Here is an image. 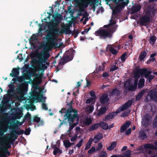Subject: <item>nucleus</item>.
<instances>
[{
	"label": "nucleus",
	"mask_w": 157,
	"mask_h": 157,
	"mask_svg": "<svg viewBox=\"0 0 157 157\" xmlns=\"http://www.w3.org/2000/svg\"><path fill=\"white\" fill-rule=\"evenodd\" d=\"M117 145L116 142H112L110 145L107 148L108 150L111 151L113 150L115 147Z\"/></svg>",
	"instance_id": "26"
},
{
	"label": "nucleus",
	"mask_w": 157,
	"mask_h": 157,
	"mask_svg": "<svg viewBox=\"0 0 157 157\" xmlns=\"http://www.w3.org/2000/svg\"><path fill=\"white\" fill-rule=\"evenodd\" d=\"M106 64V63L105 62H103L102 63V71H104V70L105 69V65Z\"/></svg>",
	"instance_id": "64"
},
{
	"label": "nucleus",
	"mask_w": 157,
	"mask_h": 157,
	"mask_svg": "<svg viewBox=\"0 0 157 157\" xmlns=\"http://www.w3.org/2000/svg\"><path fill=\"white\" fill-rule=\"evenodd\" d=\"M40 118L38 117H37L36 116L34 117V121L35 122H38L40 121Z\"/></svg>",
	"instance_id": "57"
},
{
	"label": "nucleus",
	"mask_w": 157,
	"mask_h": 157,
	"mask_svg": "<svg viewBox=\"0 0 157 157\" xmlns=\"http://www.w3.org/2000/svg\"><path fill=\"white\" fill-rule=\"evenodd\" d=\"M120 91L117 88H114L111 91L109 92V97L114 95L119 96L120 94Z\"/></svg>",
	"instance_id": "17"
},
{
	"label": "nucleus",
	"mask_w": 157,
	"mask_h": 157,
	"mask_svg": "<svg viewBox=\"0 0 157 157\" xmlns=\"http://www.w3.org/2000/svg\"><path fill=\"white\" fill-rule=\"evenodd\" d=\"M107 109L105 107H103L100 108L97 113V115L98 116H100L104 113Z\"/></svg>",
	"instance_id": "22"
},
{
	"label": "nucleus",
	"mask_w": 157,
	"mask_h": 157,
	"mask_svg": "<svg viewBox=\"0 0 157 157\" xmlns=\"http://www.w3.org/2000/svg\"><path fill=\"white\" fill-rule=\"evenodd\" d=\"M70 111H68L66 114V116L68 118L70 127L67 132L69 137L72 136V133L70 131L78 124V118L77 114V111L75 109H70Z\"/></svg>",
	"instance_id": "3"
},
{
	"label": "nucleus",
	"mask_w": 157,
	"mask_h": 157,
	"mask_svg": "<svg viewBox=\"0 0 157 157\" xmlns=\"http://www.w3.org/2000/svg\"><path fill=\"white\" fill-rule=\"evenodd\" d=\"M154 78V76L152 75H150V76H148L147 78V80H148L149 82H150Z\"/></svg>",
	"instance_id": "52"
},
{
	"label": "nucleus",
	"mask_w": 157,
	"mask_h": 157,
	"mask_svg": "<svg viewBox=\"0 0 157 157\" xmlns=\"http://www.w3.org/2000/svg\"><path fill=\"white\" fill-rule=\"evenodd\" d=\"M96 1V0H87L85 2H83L82 0H76V2L77 4H82V6L80 8L79 10L80 11L83 12L84 11V7L87 8L90 4L91 5H95Z\"/></svg>",
	"instance_id": "7"
},
{
	"label": "nucleus",
	"mask_w": 157,
	"mask_h": 157,
	"mask_svg": "<svg viewBox=\"0 0 157 157\" xmlns=\"http://www.w3.org/2000/svg\"><path fill=\"white\" fill-rule=\"evenodd\" d=\"M30 39L32 41H35L37 40V36L35 34H33L31 36Z\"/></svg>",
	"instance_id": "47"
},
{
	"label": "nucleus",
	"mask_w": 157,
	"mask_h": 157,
	"mask_svg": "<svg viewBox=\"0 0 157 157\" xmlns=\"http://www.w3.org/2000/svg\"><path fill=\"white\" fill-rule=\"evenodd\" d=\"M33 76H34L40 81L39 83H40L42 80V75L41 74H39L34 73L33 74Z\"/></svg>",
	"instance_id": "34"
},
{
	"label": "nucleus",
	"mask_w": 157,
	"mask_h": 157,
	"mask_svg": "<svg viewBox=\"0 0 157 157\" xmlns=\"http://www.w3.org/2000/svg\"><path fill=\"white\" fill-rule=\"evenodd\" d=\"M129 111L125 112L122 113L121 115V117H125L127 116L129 113Z\"/></svg>",
	"instance_id": "55"
},
{
	"label": "nucleus",
	"mask_w": 157,
	"mask_h": 157,
	"mask_svg": "<svg viewBox=\"0 0 157 157\" xmlns=\"http://www.w3.org/2000/svg\"><path fill=\"white\" fill-rule=\"evenodd\" d=\"M141 8V6L140 5H136L132 6L131 8V13H134L139 11Z\"/></svg>",
	"instance_id": "18"
},
{
	"label": "nucleus",
	"mask_w": 157,
	"mask_h": 157,
	"mask_svg": "<svg viewBox=\"0 0 157 157\" xmlns=\"http://www.w3.org/2000/svg\"><path fill=\"white\" fill-rule=\"evenodd\" d=\"M111 19L110 20L111 24L104 25V28H108L106 29H99L95 32V35L96 36H99L101 39H106L107 38H111L113 34L116 31L117 26L114 25L115 23Z\"/></svg>",
	"instance_id": "2"
},
{
	"label": "nucleus",
	"mask_w": 157,
	"mask_h": 157,
	"mask_svg": "<svg viewBox=\"0 0 157 157\" xmlns=\"http://www.w3.org/2000/svg\"><path fill=\"white\" fill-rule=\"evenodd\" d=\"M151 71H148L147 68L140 69L139 67H136L134 70V78H139L140 76L144 75L146 78L150 75Z\"/></svg>",
	"instance_id": "5"
},
{
	"label": "nucleus",
	"mask_w": 157,
	"mask_h": 157,
	"mask_svg": "<svg viewBox=\"0 0 157 157\" xmlns=\"http://www.w3.org/2000/svg\"><path fill=\"white\" fill-rule=\"evenodd\" d=\"M118 113L117 110L115 112L111 113L106 116L105 119L107 120L111 119L115 116Z\"/></svg>",
	"instance_id": "24"
},
{
	"label": "nucleus",
	"mask_w": 157,
	"mask_h": 157,
	"mask_svg": "<svg viewBox=\"0 0 157 157\" xmlns=\"http://www.w3.org/2000/svg\"><path fill=\"white\" fill-rule=\"evenodd\" d=\"M103 137L102 134L99 133L94 138V142L96 143L101 140Z\"/></svg>",
	"instance_id": "21"
},
{
	"label": "nucleus",
	"mask_w": 157,
	"mask_h": 157,
	"mask_svg": "<svg viewBox=\"0 0 157 157\" xmlns=\"http://www.w3.org/2000/svg\"><path fill=\"white\" fill-rule=\"evenodd\" d=\"M63 144L66 147H69L74 144L73 143H71L69 140H66L63 141Z\"/></svg>",
	"instance_id": "29"
},
{
	"label": "nucleus",
	"mask_w": 157,
	"mask_h": 157,
	"mask_svg": "<svg viewBox=\"0 0 157 157\" xmlns=\"http://www.w3.org/2000/svg\"><path fill=\"white\" fill-rule=\"evenodd\" d=\"M103 147V145L101 142L99 143L97 145V147L96 148V150L97 151H99L102 149Z\"/></svg>",
	"instance_id": "41"
},
{
	"label": "nucleus",
	"mask_w": 157,
	"mask_h": 157,
	"mask_svg": "<svg viewBox=\"0 0 157 157\" xmlns=\"http://www.w3.org/2000/svg\"><path fill=\"white\" fill-rule=\"evenodd\" d=\"M46 54L45 53H43L41 54V56L39 59V63L40 64H42L43 63H45L47 59V58L49 56L46 57Z\"/></svg>",
	"instance_id": "13"
},
{
	"label": "nucleus",
	"mask_w": 157,
	"mask_h": 157,
	"mask_svg": "<svg viewBox=\"0 0 157 157\" xmlns=\"http://www.w3.org/2000/svg\"><path fill=\"white\" fill-rule=\"evenodd\" d=\"M153 146L154 149L157 150V141L155 142L154 145L153 144Z\"/></svg>",
	"instance_id": "61"
},
{
	"label": "nucleus",
	"mask_w": 157,
	"mask_h": 157,
	"mask_svg": "<svg viewBox=\"0 0 157 157\" xmlns=\"http://www.w3.org/2000/svg\"><path fill=\"white\" fill-rule=\"evenodd\" d=\"M96 150L95 147H93L88 151V153L89 154H91Z\"/></svg>",
	"instance_id": "50"
},
{
	"label": "nucleus",
	"mask_w": 157,
	"mask_h": 157,
	"mask_svg": "<svg viewBox=\"0 0 157 157\" xmlns=\"http://www.w3.org/2000/svg\"><path fill=\"white\" fill-rule=\"evenodd\" d=\"M109 101V99H100L101 102L104 104H105Z\"/></svg>",
	"instance_id": "48"
},
{
	"label": "nucleus",
	"mask_w": 157,
	"mask_h": 157,
	"mask_svg": "<svg viewBox=\"0 0 157 157\" xmlns=\"http://www.w3.org/2000/svg\"><path fill=\"white\" fill-rule=\"evenodd\" d=\"M53 18L54 19L57 24L58 25L59 24V20L62 19V17L60 14H56L55 15H52Z\"/></svg>",
	"instance_id": "20"
},
{
	"label": "nucleus",
	"mask_w": 157,
	"mask_h": 157,
	"mask_svg": "<svg viewBox=\"0 0 157 157\" xmlns=\"http://www.w3.org/2000/svg\"><path fill=\"white\" fill-rule=\"evenodd\" d=\"M142 123L145 126L149 125L150 123V117L148 115L145 116L142 118Z\"/></svg>",
	"instance_id": "14"
},
{
	"label": "nucleus",
	"mask_w": 157,
	"mask_h": 157,
	"mask_svg": "<svg viewBox=\"0 0 157 157\" xmlns=\"http://www.w3.org/2000/svg\"><path fill=\"white\" fill-rule=\"evenodd\" d=\"M99 124V126H100L103 129H106L108 128L109 126L106 123L101 122Z\"/></svg>",
	"instance_id": "32"
},
{
	"label": "nucleus",
	"mask_w": 157,
	"mask_h": 157,
	"mask_svg": "<svg viewBox=\"0 0 157 157\" xmlns=\"http://www.w3.org/2000/svg\"><path fill=\"white\" fill-rule=\"evenodd\" d=\"M53 11L54 10L52 8V7H51V8L50 9V12L47 13L48 14V17L49 19H50V16L52 15V14L53 13Z\"/></svg>",
	"instance_id": "45"
},
{
	"label": "nucleus",
	"mask_w": 157,
	"mask_h": 157,
	"mask_svg": "<svg viewBox=\"0 0 157 157\" xmlns=\"http://www.w3.org/2000/svg\"><path fill=\"white\" fill-rule=\"evenodd\" d=\"M81 131V129L78 127H77L76 128V133H78Z\"/></svg>",
	"instance_id": "62"
},
{
	"label": "nucleus",
	"mask_w": 157,
	"mask_h": 157,
	"mask_svg": "<svg viewBox=\"0 0 157 157\" xmlns=\"http://www.w3.org/2000/svg\"><path fill=\"white\" fill-rule=\"evenodd\" d=\"M17 94L19 95V97H18L17 95L16 97L14 98H27L24 97L25 93V90L23 89V86L21 85L17 88Z\"/></svg>",
	"instance_id": "8"
},
{
	"label": "nucleus",
	"mask_w": 157,
	"mask_h": 157,
	"mask_svg": "<svg viewBox=\"0 0 157 157\" xmlns=\"http://www.w3.org/2000/svg\"><path fill=\"white\" fill-rule=\"evenodd\" d=\"M109 92L107 93H104L100 97V98H108L109 95Z\"/></svg>",
	"instance_id": "46"
},
{
	"label": "nucleus",
	"mask_w": 157,
	"mask_h": 157,
	"mask_svg": "<svg viewBox=\"0 0 157 157\" xmlns=\"http://www.w3.org/2000/svg\"><path fill=\"white\" fill-rule=\"evenodd\" d=\"M129 2V1H127L126 2H122L117 4L113 10L112 15H116L119 14L122 9L128 5Z\"/></svg>",
	"instance_id": "6"
},
{
	"label": "nucleus",
	"mask_w": 157,
	"mask_h": 157,
	"mask_svg": "<svg viewBox=\"0 0 157 157\" xmlns=\"http://www.w3.org/2000/svg\"><path fill=\"white\" fill-rule=\"evenodd\" d=\"M150 21V17L146 15H144L140 19L141 25L146 26V24L149 22Z\"/></svg>",
	"instance_id": "12"
},
{
	"label": "nucleus",
	"mask_w": 157,
	"mask_h": 157,
	"mask_svg": "<svg viewBox=\"0 0 157 157\" xmlns=\"http://www.w3.org/2000/svg\"><path fill=\"white\" fill-rule=\"evenodd\" d=\"M94 99H88L86 101V103H89L91 105L93 104L95 102ZM94 109L93 106L91 105L87 106L86 109V111L88 113H91Z\"/></svg>",
	"instance_id": "10"
},
{
	"label": "nucleus",
	"mask_w": 157,
	"mask_h": 157,
	"mask_svg": "<svg viewBox=\"0 0 157 157\" xmlns=\"http://www.w3.org/2000/svg\"><path fill=\"white\" fill-rule=\"evenodd\" d=\"M79 90L78 89H77L75 91V92L74 91L73 92V95L76 98V96L77 95V94L79 93Z\"/></svg>",
	"instance_id": "54"
},
{
	"label": "nucleus",
	"mask_w": 157,
	"mask_h": 157,
	"mask_svg": "<svg viewBox=\"0 0 157 157\" xmlns=\"http://www.w3.org/2000/svg\"><path fill=\"white\" fill-rule=\"evenodd\" d=\"M102 76L103 77L106 78L107 77H109V74L107 72H105L103 73Z\"/></svg>",
	"instance_id": "56"
},
{
	"label": "nucleus",
	"mask_w": 157,
	"mask_h": 157,
	"mask_svg": "<svg viewBox=\"0 0 157 157\" xmlns=\"http://www.w3.org/2000/svg\"><path fill=\"white\" fill-rule=\"evenodd\" d=\"M130 125L129 122H127L124 125L122 126L121 128V132H124L126 129L129 127Z\"/></svg>",
	"instance_id": "23"
},
{
	"label": "nucleus",
	"mask_w": 157,
	"mask_h": 157,
	"mask_svg": "<svg viewBox=\"0 0 157 157\" xmlns=\"http://www.w3.org/2000/svg\"><path fill=\"white\" fill-rule=\"evenodd\" d=\"M60 31H59V29L58 27L54 25H52V26L51 28L49 29L52 34H50L48 35L47 37V40H50L52 42L50 43V44L51 46H54L55 44L53 42L54 38L52 37V36H56L59 34H62L63 33L66 34H70L71 33L72 35L74 36V37L76 38L79 33L78 31L77 30H75V29L72 32L70 29V27L69 25H64L63 27H62Z\"/></svg>",
	"instance_id": "1"
},
{
	"label": "nucleus",
	"mask_w": 157,
	"mask_h": 157,
	"mask_svg": "<svg viewBox=\"0 0 157 157\" xmlns=\"http://www.w3.org/2000/svg\"><path fill=\"white\" fill-rule=\"evenodd\" d=\"M131 153V151L130 150L126 151L124 154L121 157H130Z\"/></svg>",
	"instance_id": "39"
},
{
	"label": "nucleus",
	"mask_w": 157,
	"mask_h": 157,
	"mask_svg": "<svg viewBox=\"0 0 157 157\" xmlns=\"http://www.w3.org/2000/svg\"><path fill=\"white\" fill-rule=\"evenodd\" d=\"M93 141V139H90L87 143L85 147V149L86 150L88 149L91 147V144Z\"/></svg>",
	"instance_id": "33"
},
{
	"label": "nucleus",
	"mask_w": 157,
	"mask_h": 157,
	"mask_svg": "<svg viewBox=\"0 0 157 157\" xmlns=\"http://www.w3.org/2000/svg\"><path fill=\"white\" fill-rule=\"evenodd\" d=\"M100 157H107V154L106 152L102 151L101 153Z\"/></svg>",
	"instance_id": "44"
},
{
	"label": "nucleus",
	"mask_w": 157,
	"mask_h": 157,
	"mask_svg": "<svg viewBox=\"0 0 157 157\" xmlns=\"http://www.w3.org/2000/svg\"><path fill=\"white\" fill-rule=\"evenodd\" d=\"M147 55V53L146 51H144L141 52L139 56V59L140 61H142L144 59Z\"/></svg>",
	"instance_id": "27"
},
{
	"label": "nucleus",
	"mask_w": 157,
	"mask_h": 157,
	"mask_svg": "<svg viewBox=\"0 0 157 157\" xmlns=\"http://www.w3.org/2000/svg\"><path fill=\"white\" fill-rule=\"evenodd\" d=\"M8 87L10 88L9 89L14 90L15 89V86L13 84H10L8 86Z\"/></svg>",
	"instance_id": "59"
},
{
	"label": "nucleus",
	"mask_w": 157,
	"mask_h": 157,
	"mask_svg": "<svg viewBox=\"0 0 157 157\" xmlns=\"http://www.w3.org/2000/svg\"><path fill=\"white\" fill-rule=\"evenodd\" d=\"M136 86L132 85L130 86L128 88V90L131 91H134L136 89Z\"/></svg>",
	"instance_id": "40"
},
{
	"label": "nucleus",
	"mask_w": 157,
	"mask_h": 157,
	"mask_svg": "<svg viewBox=\"0 0 157 157\" xmlns=\"http://www.w3.org/2000/svg\"><path fill=\"white\" fill-rule=\"evenodd\" d=\"M147 95L150 98H157V91L155 90H151L148 92Z\"/></svg>",
	"instance_id": "15"
},
{
	"label": "nucleus",
	"mask_w": 157,
	"mask_h": 157,
	"mask_svg": "<svg viewBox=\"0 0 157 157\" xmlns=\"http://www.w3.org/2000/svg\"><path fill=\"white\" fill-rule=\"evenodd\" d=\"M126 53H123L121 56V59L123 62H124L126 59Z\"/></svg>",
	"instance_id": "42"
},
{
	"label": "nucleus",
	"mask_w": 157,
	"mask_h": 157,
	"mask_svg": "<svg viewBox=\"0 0 157 157\" xmlns=\"http://www.w3.org/2000/svg\"><path fill=\"white\" fill-rule=\"evenodd\" d=\"M14 90L9 89L7 91L8 94L7 97L4 95L3 98H12L14 95H16L14 92Z\"/></svg>",
	"instance_id": "16"
},
{
	"label": "nucleus",
	"mask_w": 157,
	"mask_h": 157,
	"mask_svg": "<svg viewBox=\"0 0 157 157\" xmlns=\"http://www.w3.org/2000/svg\"><path fill=\"white\" fill-rule=\"evenodd\" d=\"M107 49L109 50L113 54L116 55L117 53V50L113 47H111L110 45H109V46L107 47Z\"/></svg>",
	"instance_id": "25"
},
{
	"label": "nucleus",
	"mask_w": 157,
	"mask_h": 157,
	"mask_svg": "<svg viewBox=\"0 0 157 157\" xmlns=\"http://www.w3.org/2000/svg\"><path fill=\"white\" fill-rule=\"evenodd\" d=\"M31 96L29 97V98H46V97H44L42 95H40L39 97H34L33 96L32 94H31Z\"/></svg>",
	"instance_id": "49"
},
{
	"label": "nucleus",
	"mask_w": 157,
	"mask_h": 157,
	"mask_svg": "<svg viewBox=\"0 0 157 157\" xmlns=\"http://www.w3.org/2000/svg\"><path fill=\"white\" fill-rule=\"evenodd\" d=\"M19 68H13L12 70V73L10 74V76L12 77H16L19 74Z\"/></svg>",
	"instance_id": "19"
},
{
	"label": "nucleus",
	"mask_w": 157,
	"mask_h": 157,
	"mask_svg": "<svg viewBox=\"0 0 157 157\" xmlns=\"http://www.w3.org/2000/svg\"><path fill=\"white\" fill-rule=\"evenodd\" d=\"M156 40V37L155 36H151L149 40L150 43L152 44H154Z\"/></svg>",
	"instance_id": "35"
},
{
	"label": "nucleus",
	"mask_w": 157,
	"mask_h": 157,
	"mask_svg": "<svg viewBox=\"0 0 157 157\" xmlns=\"http://www.w3.org/2000/svg\"><path fill=\"white\" fill-rule=\"evenodd\" d=\"M42 108L43 109H45V110H48V108L46 106V104L44 103L43 102L42 103Z\"/></svg>",
	"instance_id": "58"
},
{
	"label": "nucleus",
	"mask_w": 157,
	"mask_h": 157,
	"mask_svg": "<svg viewBox=\"0 0 157 157\" xmlns=\"http://www.w3.org/2000/svg\"><path fill=\"white\" fill-rule=\"evenodd\" d=\"M153 126L154 128H155L157 127V116L156 117L153 122Z\"/></svg>",
	"instance_id": "53"
},
{
	"label": "nucleus",
	"mask_w": 157,
	"mask_h": 157,
	"mask_svg": "<svg viewBox=\"0 0 157 157\" xmlns=\"http://www.w3.org/2000/svg\"><path fill=\"white\" fill-rule=\"evenodd\" d=\"M83 142V140H80L79 143L77 144L76 146L78 147H81L82 144V142Z\"/></svg>",
	"instance_id": "60"
},
{
	"label": "nucleus",
	"mask_w": 157,
	"mask_h": 157,
	"mask_svg": "<svg viewBox=\"0 0 157 157\" xmlns=\"http://www.w3.org/2000/svg\"><path fill=\"white\" fill-rule=\"evenodd\" d=\"M117 64V63H115V64L114 65L113 64L112 66L110 69H109V71L111 72L113 71H115V70H117L118 68V67L116 65V64Z\"/></svg>",
	"instance_id": "36"
},
{
	"label": "nucleus",
	"mask_w": 157,
	"mask_h": 157,
	"mask_svg": "<svg viewBox=\"0 0 157 157\" xmlns=\"http://www.w3.org/2000/svg\"><path fill=\"white\" fill-rule=\"evenodd\" d=\"M69 56H63V58L60 60L59 63V65H64L65 63L71 60L73 58V55L71 53Z\"/></svg>",
	"instance_id": "9"
},
{
	"label": "nucleus",
	"mask_w": 157,
	"mask_h": 157,
	"mask_svg": "<svg viewBox=\"0 0 157 157\" xmlns=\"http://www.w3.org/2000/svg\"><path fill=\"white\" fill-rule=\"evenodd\" d=\"M144 82L145 80L144 78H141L140 79L138 84V88H141L143 87L144 86Z\"/></svg>",
	"instance_id": "30"
},
{
	"label": "nucleus",
	"mask_w": 157,
	"mask_h": 157,
	"mask_svg": "<svg viewBox=\"0 0 157 157\" xmlns=\"http://www.w3.org/2000/svg\"><path fill=\"white\" fill-rule=\"evenodd\" d=\"M132 103V100H129L127 102L124 104L119 107L117 110V113H120L122 111L126 110L130 107Z\"/></svg>",
	"instance_id": "11"
},
{
	"label": "nucleus",
	"mask_w": 157,
	"mask_h": 157,
	"mask_svg": "<svg viewBox=\"0 0 157 157\" xmlns=\"http://www.w3.org/2000/svg\"><path fill=\"white\" fill-rule=\"evenodd\" d=\"M153 144H147L144 145L143 149L144 157H157V153L153 150Z\"/></svg>",
	"instance_id": "4"
},
{
	"label": "nucleus",
	"mask_w": 157,
	"mask_h": 157,
	"mask_svg": "<svg viewBox=\"0 0 157 157\" xmlns=\"http://www.w3.org/2000/svg\"><path fill=\"white\" fill-rule=\"evenodd\" d=\"M89 94H90V95L91 96V97H92V98H97L96 96L95 95V92L94 90H92L90 91Z\"/></svg>",
	"instance_id": "43"
},
{
	"label": "nucleus",
	"mask_w": 157,
	"mask_h": 157,
	"mask_svg": "<svg viewBox=\"0 0 157 157\" xmlns=\"http://www.w3.org/2000/svg\"><path fill=\"white\" fill-rule=\"evenodd\" d=\"M62 153V151L57 147H55L54 148V151H53V154L54 155H56L57 154H61Z\"/></svg>",
	"instance_id": "37"
},
{
	"label": "nucleus",
	"mask_w": 157,
	"mask_h": 157,
	"mask_svg": "<svg viewBox=\"0 0 157 157\" xmlns=\"http://www.w3.org/2000/svg\"><path fill=\"white\" fill-rule=\"evenodd\" d=\"M145 92V91L144 90H142L137 95L136 98H141Z\"/></svg>",
	"instance_id": "38"
},
{
	"label": "nucleus",
	"mask_w": 157,
	"mask_h": 157,
	"mask_svg": "<svg viewBox=\"0 0 157 157\" xmlns=\"http://www.w3.org/2000/svg\"><path fill=\"white\" fill-rule=\"evenodd\" d=\"M131 129L130 128H129L126 132V134L127 135H129L130 133L131 132Z\"/></svg>",
	"instance_id": "63"
},
{
	"label": "nucleus",
	"mask_w": 157,
	"mask_h": 157,
	"mask_svg": "<svg viewBox=\"0 0 157 157\" xmlns=\"http://www.w3.org/2000/svg\"><path fill=\"white\" fill-rule=\"evenodd\" d=\"M92 122V120L89 118H86L83 121V123L85 125H88L90 124Z\"/></svg>",
	"instance_id": "31"
},
{
	"label": "nucleus",
	"mask_w": 157,
	"mask_h": 157,
	"mask_svg": "<svg viewBox=\"0 0 157 157\" xmlns=\"http://www.w3.org/2000/svg\"><path fill=\"white\" fill-rule=\"evenodd\" d=\"M77 137V134H76L74 135L73 136H72L71 141H74L76 140Z\"/></svg>",
	"instance_id": "51"
},
{
	"label": "nucleus",
	"mask_w": 157,
	"mask_h": 157,
	"mask_svg": "<svg viewBox=\"0 0 157 157\" xmlns=\"http://www.w3.org/2000/svg\"><path fill=\"white\" fill-rule=\"evenodd\" d=\"M99 126V124L98 123L95 124L91 126L89 128V130L93 131L97 129Z\"/></svg>",
	"instance_id": "28"
}]
</instances>
